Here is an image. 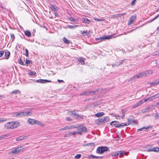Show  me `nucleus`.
I'll return each instance as SVG.
<instances>
[{
	"instance_id": "obj_21",
	"label": "nucleus",
	"mask_w": 159,
	"mask_h": 159,
	"mask_svg": "<svg viewBox=\"0 0 159 159\" xmlns=\"http://www.w3.org/2000/svg\"><path fill=\"white\" fill-rule=\"evenodd\" d=\"M126 111L125 109H122L121 110V112L122 115L121 116V118L123 119L125 118V115Z\"/></svg>"
},
{
	"instance_id": "obj_24",
	"label": "nucleus",
	"mask_w": 159,
	"mask_h": 159,
	"mask_svg": "<svg viewBox=\"0 0 159 159\" xmlns=\"http://www.w3.org/2000/svg\"><path fill=\"white\" fill-rule=\"evenodd\" d=\"M137 78H139V76L138 75V74L134 76H133V77H132V78H130L129 80L128 81L129 82L130 81H132L133 80H134L135 79H136Z\"/></svg>"
},
{
	"instance_id": "obj_62",
	"label": "nucleus",
	"mask_w": 159,
	"mask_h": 159,
	"mask_svg": "<svg viewBox=\"0 0 159 159\" xmlns=\"http://www.w3.org/2000/svg\"><path fill=\"white\" fill-rule=\"evenodd\" d=\"M124 61H125L124 60H123L122 61H121V62H120V63L118 65V66H119V65H120L121 64H122L123 62Z\"/></svg>"
},
{
	"instance_id": "obj_45",
	"label": "nucleus",
	"mask_w": 159,
	"mask_h": 159,
	"mask_svg": "<svg viewBox=\"0 0 159 159\" xmlns=\"http://www.w3.org/2000/svg\"><path fill=\"white\" fill-rule=\"evenodd\" d=\"M7 120V119L6 118H2L0 119V123H1L4 121H5Z\"/></svg>"
},
{
	"instance_id": "obj_46",
	"label": "nucleus",
	"mask_w": 159,
	"mask_h": 159,
	"mask_svg": "<svg viewBox=\"0 0 159 159\" xmlns=\"http://www.w3.org/2000/svg\"><path fill=\"white\" fill-rule=\"evenodd\" d=\"M69 20L71 21H72V22H75V20L73 18H72V17H70L69 18Z\"/></svg>"
},
{
	"instance_id": "obj_29",
	"label": "nucleus",
	"mask_w": 159,
	"mask_h": 159,
	"mask_svg": "<svg viewBox=\"0 0 159 159\" xmlns=\"http://www.w3.org/2000/svg\"><path fill=\"white\" fill-rule=\"evenodd\" d=\"M82 21L83 22L87 24H89L90 22V20L86 18H83Z\"/></svg>"
},
{
	"instance_id": "obj_5",
	"label": "nucleus",
	"mask_w": 159,
	"mask_h": 159,
	"mask_svg": "<svg viewBox=\"0 0 159 159\" xmlns=\"http://www.w3.org/2000/svg\"><path fill=\"white\" fill-rule=\"evenodd\" d=\"M31 113L29 111H22L19 112H15V116L18 117H21L24 116H28L30 115Z\"/></svg>"
},
{
	"instance_id": "obj_3",
	"label": "nucleus",
	"mask_w": 159,
	"mask_h": 159,
	"mask_svg": "<svg viewBox=\"0 0 159 159\" xmlns=\"http://www.w3.org/2000/svg\"><path fill=\"white\" fill-rule=\"evenodd\" d=\"M159 97V93L156 94L155 95H154L153 96L149 98H145L143 99V100H141L139 102V103H140V105H141L143 103L147 101L148 100L150 101H152L153 100L155 99L156 98H157Z\"/></svg>"
},
{
	"instance_id": "obj_41",
	"label": "nucleus",
	"mask_w": 159,
	"mask_h": 159,
	"mask_svg": "<svg viewBox=\"0 0 159 159\" xmlns=\"http://www.w3.org/2000/svg\"><path fill=\"white\" fill-rule=\"evenodd\" d=\"M25 53H26L25 56L27 57H29V54H28V53H29L28 50L26 48H25Z\"/></svg>"
},
{
	"instance_id": "obj_64",
	"label": "nucleus",
	"mask_w": 159,
	"mask_h": 159,
	"mask_svg": "<svg viewBox=\"0 0 159 159\" xmlns=\"http://www.w3.org/2000/svg\"><path fill=\"white\" fill-rule=\"evenodd\" d=\"M54 14L55 15V16L56 17H58V16H59V15H58L57 13L56 12H55L54 13Z\"/></svg>"
},
{
	"instance_id": "obj_2",
	"label": "nucleus",
	"mask_w": 159,
	"mask_h": 159,
	"mask_svg": "<svg viewBox=\"0 0 159 159\" xmlns=\"http://www.w3.org/2000/svg\"><path fill=\"white\" fill-rule=\"evenodd\" d=\"M110 120V118L108 116H105L101 119H99L96 120L98 125H101L107 122Z\"/></svg>"
},
{
	"instance_id": "obj_43",
	"label": "nucleus",
	"mask_w": 159,
	"mask_h": 159,
	"mask_svg": "<svg viewBox=\"0 0 159 159\" xmlns=\"http://www.w3.org/2000/svg\"><path fill=\"white\" fill-rule=\"evenodd\" d=\"M68 115L72 116L73 115H74V113H73V111H69L68 112Z\"/></svg>"
},
{
	"instance_id": "obj_38",
	"label": "nucleus",
	"mask_w": 159,
	"mask_h": 159,
	"mask_svg": "<svg viewBox=\"0 0 159 159\" xmlns=\"http://www.w3.org/2000/svg\"><path fill=\"white\" fill-rule=\"evenodd\" d=\"M18 63L22 65H25L24 62L22 61L21 60V59L20 57V59L19 60Z\"/></svg>"
},
{
	"instance_id": "obj_17",
	"label": "nucleus",
	"mask_w": 159,
	"mask_h": 159,
	"mask_svg": "<svg viewBox=\"0 0 159 159\" xmlns=\"http://www.w3.org/2000/svg\"><path fill=\"white\" fill-rule=\"evenodd\" d=\"M95 143H89L83 144V146L84 147L88 146L89 147H92L94 146Z\"/></svg>"
},
{
	"instance_id": "obj_52",
	"label": "nucleus",
	"mask_w": 159,
	"mask_h": 159,
	"mask_svg": "<svg viewBox=\"0 0 159 159\" xmlns=\"http://www.w3.org/2000/svg\"><path fill=\"white\" fill-rule=\"evenodd\" d=\"M70 127H71V129H73V128H77V127H78V126L77 125H71L70 126Z\"/></svg>"
},
{
	"instance_id": "obj_49",
	"label": "nucleus",
	"mask_w": 159,
	"mask_h": 159,
	"mask_svg": "<svg viewBox=\"0 0 159 159\" xmlns=\"http://www.w3.org/2000/svg\"><path fill=\"white\" fill-rule=\"evenodd\" d=\"M159 17V14L157 16L154 18L152 20L150 21V22H152L156 19L157 18Z\"/></svg>"
},
{
	"instance_id": "obj_44",
	"label": "nucleus",
	"mask_w": 159,
	"mask_h": 159,
	"mask_svg": "<svg viewBox=\"0 0 159 159\" xmlns=\"http://www.w3.org/2000/svg\"><path fill=\"white\" fill-rule=\"evenodd\" d=\"M29 74L30 75H34L36 74V72L34 71H30L29 73Z\"/></svg>"
},
{
	"instance_id": "obj_6",
	"label": "nucleus",
	"mask_w": 159,
	"mask_h": 159,
	"mask_svg": "<svg viewBox=\"0 0 159 159\" xmlns=\"http://www.w3.org/2000/svg\"><path fill=\"white\" fill-rule=\"evenodd\" d=\"M129 153V152H126L124 151H119L117 152H115L111 153V154L112 156H117L118 155H119V157H120L122 156L124 154L125 155H126L127 154Z\"/></svg>"
},
{
	"instance_id": "obj_40",
	"label": "nucleus",
	"mask_w": 159,
	"mask_h": 159,
	"mask_svg": "<svg viewBox=\"0 0 159 159\" xmlns=\"http://www.w3.org/2000/svg\"><path fill=\"white\" fill-rule=\"evenodd\" d=\"M81 154H77L75 157V159H79L81 157Z\"/></svg>"
},
{
	"instance_id": "obj_12",
	"label": "nucleus",
	"mask_w": 159,
	"mask_h": 159,
	"mask_svg": "<svg viewBox=\"0 0 159 159\" xmlns=\"http://www.w3.org/2000/svg\"><path fill=\"white\" fill-rule=\"evenodd\" d=\"M23 146L19 147L11 151V152L13 154L21 152V150L23 149Z\"/></svg>"
},
{
	"instance_id": "obj_34",
	"label": "nucleus",
	"mask_w": 159,
	"mask_h": 159,
	"mask_svg": "<svg viewBox=\"0 0 159 159\" xmlns=\"http://www.w3.org/2000/svg\"><path fill=\"white\" fill-rule=\"evenodd\" d=\"M81 32V34H83V35L88 36L89 34V33L87 32V31H80Z\"/></svg>"
},
{
	"instance_id": "obj_26",
	"label": "nucleus",
	"mask_w": 159,
	"mask_h": 159,
	"mask_svg": "<svg viewBox=\"0 0 159 159\" xmlns=\"http://www.w3.org/2000/svg\"><path fill=\"white\" fill-rule=\"evenodd\" d=\"M104 114L103 112H98L95 115V116H97V117H99L102 116L104 115Z\"/></svg>"
},
{
	"instance_id": "obj_48",
	"label": "nucleus",
	"mask_w": 159,
	"mask_h": 159,
	"mask_svg": "<svg viewBox=\"0 0 159 159\" xmlns=\"http://www.w3.org/2000/svg\"><path fill=\"white\" fill-rule=\"evenodd\" d=\"M140 105V103H139V102H138L136 103L134 106V107L135 108V107H137L138 106H139Z\"/></svg>"
},
{
	"instance_id": "obj_37",
	"label": "nucleus",
	"mask_w": 159,
	"mask_h": 159,
	"mask_svg": "<svg viewBox=\"0 0 159 159\" xmlns=\"http://www.w3.org/2000/svg\"><path fill=\"white\" fill-rule=\"evenodd\" d=\"M158 84L157 83V80H156L154 82H151L150 83L151 85L152 86H154L156 85H157Z\"/></svg>"
},
{
	"instance_id": "obj_19",
	"label": "nucleus",
	"mask_w": 159,
	"mask_h": 159,
	"mask_svg": "<svg viewBox=\"0 0 159 159\" xmlns=\"http://www.w3.org/2000/svg\"><path fill=\"white\" fill-rule=\"evenodd\" d=\"M35 120L31 119H29L28 120V123L31 125H34L35 123Z\"/></svg>"
},
{
	"instance_id": "obj_13",
	"label": "nucleus",
	"mask_w": 159,
	"mask_h": 159,
	"mask_svg": "<svg viewBox=\"0 0 159 159\" xmlns=\"http://www.w3.org/2000/svg\"><path fill=\"white\" fill-rule=\"evenodd\" d=\"M36 82L37 83H45L47 82H51V80H47L39 79L36 80Z\"/></svg>"
},
{
	"instance_id": "obj_28",
	"label": "nucleus",
	"mask_w": 159,
	"mask_h": 159,
	"mask_svg": "<svg viewBox=\"0 0 159 159\" xmlns=\"http://www.w3.org/2000/svg\"><path fill=\"white\" fill-rule=\"evenodd\" d=\"M67 26L68 28H69L70 29H75V28L76 27L79 26L78 25H67Z\"/></svg>"
},
{
	"instance_id": "obj_33",
	"label": "nucleus",
	"mask_w": 159,
	"mask_h": 159,
	"mask_svg": "<svg viewBox=\"0 0 159 159\" xmlns=\"http://www.w3.org/2000/svg\"><path fill=\"white\" fill-rule=\"evenodd\" d=\"M80 95L81 96H84V95H86V96H88L89 95V92L88 91H85L84 92H83L82 93L80 94Z\"/></svg>"
},
{
	"instance_id": "obj_60",
	"label": "nucleus",
	"mask_w": 159,
	"mask_h": 159,
	"mask_svg": "<svg viewBox=\"0 0 159 159\" xmlns=\"http://www.w3.org/2000/svg\"><path fill=\"white\" fill-rule=\"evenodd\" d=\"M155 117H156V119H157L158 118H159V116L158 114H156Z\"/></svg>"
},
{
	"instance_id": "obj_4",
	"label": "nucleus",
	"mask_w": 159,
	"mask_h": 159,
	"mask_svg": "<svg viewBox=\"0 0 159 159\" xmlns=\"http://www.w3.org/2000/svg\"><path fill=\"white\" fill-rule=\"evenodd\" d=\"M77 133L80 135L83 134V133L88 132L89 131L87 128L84 126H78L77 128Z\"/></svg>"
},
{
	"instance_id": "obj_18",
	"label": "nucleus",
	"mask_w": 159,
	"mask_h": 159,
	"mask_svg": "<svg viewBox=\"0 0 159 159\" xmlns=\"http://www.w3.org/2000/svg\"><path fill=\"white\" fill-rule=\"evenodd\" d=\"M74 117L77 119H83V117L82 115H80L77 114L75 112H74Z\"/></svg>"
},
{
	"instance_id": "obj_53",
	"label": "nucleus",
	"mask_w": 159,
	"mask_h": 159,
	"mask_svg": "<svg viewBox=\"0 0 159 159\" xmlns=\"http://www.w3.org/2000/svg\"><path fill=\"white\" fill-rule=\"evenodd\" d=\"M77 133V132L76 131H73L72 132H70V134L71 135H74L76 134Z\"/></svg>"
},
{
	"instance_id": "obj_42",
	"label": "nucleus",
	"mask_w": 159,
	"mask_h": 159,
	"mask_svg": "<svg viewBox=\"0 0 159 159\" xmlns=\"http://www.w3.org/2000/svg\"><path fill=\"white\" fill-rule=\"evenodd\" d=\"M11 38L12 39V41H13L15 38V37L13 34H11Z\"/></svg>"
},
{
	"instance_id": "obj_47",
	"label": "nucleus",
	"mask_w": 159,
	"mask_h": 159,
	"mask_svg": "<svg viewBox=\"0 0 159 159\" xmlns=\"http://www.w3.org/2000/svg\"><path fill=\"white\" fill-rule=\"evenodd\" d=\"M66 120L67 121H70L72 120V119L70 117H67L66 118Z\"/></svg>"
},
{
	"instance_id": "obj_58",
	"label": "nucleus",
	"mask_w": 159,
	"mask_h": 159,
	"mask_svg": "<svg viewBox=\"0 0 159 159\" xmlns=\"http://www.w3.org/2000/svg\"><path fill=\"white\" fill-rule=\"evenodd\" d=\"M67 130L66 127H65L62 128L60 129H59L60 130Z\"/></svg>"
},
{
	"instance_id": "obj_7",
	"label": "nucleus",
	"mask_w": 159,
	"mask_h": 159,
	"mask_svg": "<svg viewBox=\"0 0 159 159\" xmlns=\"http://www.w3.org/2000/svg\"><path fill=\"white\" fill-rule=\"evenodd\" d=\"M108 149V148L107 147H99L97 148L96 152L97 153L102 154L104 152L107 151Z\"/></svg>"
},
{
	"instance_id": "obj_30",
	"label": "nucleus",
	"mask_w": 159,
	"mask_h": 159,
	"mask_svg": "<svg viewBox=\"0 0 159 159\" xmlns=\"http://www.w3.org/2000/svg\"><path fill=\"white\" fill-rule=\"evenodd\" d=\"M32 61L29 60L28 58L26 59V62H25V65L26 66H28L29 64L30 63H32Z\"/></svg>"
},
{
	"instance_id": "obj_54",
	"label": "nucleus",
	"mask_w": 159,
	"mask_h": 159,
	"mask_svg": "<svg viewBox=\"0 0 159 159\" xmlns=\"http://www.w3.org/2000/svg\"><path fill=\"white\" fill-rule=\"evenodd\" d=\"M4 51H1L0 52V57H1L4 54Z\"/></svg>"
},
{
	"instance_id": "obj_20",
	"label": "nucleus",
	"mask_w": 159,
	"mask_h": 159,
	"mask_svg": "<svg viewBox=\"0 0 159 159\" xmlns=\"http://www.w3.org/2000/svg\"><path fill=\"white\" fill-rule=\"evenodd\" d=\"M27 138V137L26 136H20L19 137H17L16 139V141H19L20 140H21L24 139H25Z\"/></svg>"
},
{
	"instance_id": "obj_9",
	"label": "nucleus",
	"mask_w": 159,
	"mask_h": 159,
	"mask_svg": "<svg viewBox=\"0 0 159 159\" xmlns=\"http://www.w3.org/2000/svg\"><path fill=\"white\" fill-rule=\"evenodd\" d=\"M119 122L117 121H114L111 122L110 125H115L116 128H120L121 127H123L126 126V124L125 123H122L121 124H119Z\"/></svg>"
},
{
	"instance_id": "obj_61",
	"label": "nucleus",
	"mask_w": 159,
	"mask_h": 159,
	"mask_svg": "<svg viewBox=\"0 0 159 159\" xmlns=\"http://www.w3.org/2000/svg\"><path fill=\"white\" fill-rule=\"evenodd\" d=\"M57 81L59 83H60L61 82H64V81L63 80H59V79H58L57 80Z\"/></svg>"
},
{
	"instance_id": "obj_10",
	"label": "nucleus",
	"mask_w": 159,
	"mask_h": 159,
	"mask_svg": "<svg viewBox=\"0 0 159 159\" xmlns=\"http://www.w3.org/2000/svg\"><path fill=\"white\" fill-rule=\"evenodd\" d=\"M112 38L111 35L109 36H105L104 37L98 38L95 39L96 41H98V42H99L101 41H105L107 39H109Z\"/></svg>"
},
{
	"instance_id": "obj_56",
	"label": "nucleus",
	"mask_w": 159,
	"mask_h": 159,
	"mask_svg": "<svg viewBox=\"0 0 159 159\" xmlns=\"http://www.w3.org/2000/svg\"><path fill=\"white\" fill-rule=\"evenodd\" d=\"M71 135V134H70V133H69L66 134H65V135L64 137H67L70 136Z\"/></svg>"
},
{
	"instance_id": "obj_39",
	"label": "nucleus",
	"mask_w": 159,
	"mask_h": 159,
	"mask_svg": "<svg viewBox=\"0 0 159 159\" xmlns=\"http://www.w3.org/2000/svg\"><path fill=\"white\" fill-rule=\"evenodd\" d=\"M89 95H91V96L93 95L96 93V91H89Z\"/></svg>"
},
{
	"instance_id": "obj_27",
	"label": "nucleus",
	"mask_w": 159,
	"mask_h": 159,
	"mask_svg": "<svg viewBox=\"0 0 159 159\" xmlns=\"http://www.w3.org/2000/svg\"><path fill=\"white\" fill-rule=\"evenodd\" d=\"M62 40L63 42L66 44H69L70 43V41L68 39H67L65 37H64L62 39Z\"/></svg>"
},
{
	"instance_id": "obj_14",
	"label": "nucleus",
	"mask_w": 159,
	"mask_h": 159,
	"mask_svg": "<svg viewBox=\"0 0 159 159\" xmlns=\"http://www.w3.org/2000/svg\"><path fill=\"white\" fill-rule=\"evenodd\" d=\"M136 18V16H131V17L130 18L128 22V25H131L134 21L135 20Z\"/></svg>"
},
{
	"instance_id": "obj_59",
	"label": "nucleus",
	"mask_w": 159,
	"mask_h": 159,
	"mask_svg": "<svg viewBox=\"0 0 159 159\" xmlns=\"http://www.w3.org/2000/svg\"><path fill=\"white\" fill-rule=\"evenodd\" d=\"M5 97L4 95H0V99L2 100V98H5Z\"/></svg>"
},
{
	"instance_id": "obj_51",
	"label": "nucleus",
	"mask_w": 159,
	"mask_h": 159,
	"mask_svg": "<svg viewBox=\"0 0 159 159\" xmlns=\"http://www.w3.org/2000/svg\"><path fill=\"white\" fill-rule=\"evenodd\" d=\"M19 92V91L18 90H14L12 92V94H17L18 92Z\"/></svg>"
},
{
	"instance_id": "obj_36",
	"label": "nucleus",
	"mask_w": 159,
	"mask_h": 159,
	"mask_svg": "<svg viewBox=\"0 0 159 159\" xmlns=\"http://www.w3.org/2000/svg\"><path fill=\"white\" fill-rule=\"evenodd\" d=\"M9 136V134L2 135L0 136V140Z\"/></svg>"
},
{
	"instance_id": "obj_16",
	"label": "nucleus",
	"mask_w": 159,
	"mask_h": 159,
	"mask_svg": "<svg viewBox=\"0 0 159 159\" xmlns=\"http://www.w3.org/2000/svg\"><path fill=\"white\" fill-rule=\"evenodd\" d=\"M50 8L52 10L55 11H57L59 10V8L58 7L53 4L50 5Z\"/></svg>"
},
{
	"instance_id": "obj_57",
	"label": "nucleus",
	"mask_w": 159,
	"mask_h": 159,
	"mask_svg": "<svg viewBox=\"0 0 159 159\" xmlns=\"http://www.w3.org/2000/svg\"><path fill=\"white\" fill-rule=\"evenodd\" d=\"M41 123L40 122H39V121H37V120H36L35 121V124H37L38 125H40V123Z\"/></svg>"
},
{
	"instance_id": "obj_50",
	"label": "nucleus",
	"mask_w": 159,
	"mask_h": 159,
	"mask_svg": "<svg viewBox=\"0 0 159 159\" xmlns=\"http://www.w3.org/2000/svg\"><path fill=\"white\" fill-rule=\"evenodd\" d=\"M136 0H133L131 2V5L132 6L134 5Z\"/></svg>"
},
{
	"instance_id": "obj_15",
	"label": "nucleus",
	"mask_w": 159,
	"mask_h": 159,
	"mask_svg": "<svg viewBox=\"0 0 159 159\" xmlns=\"http://www.w3.org/2000/svg\"><path fill=\"white\" fill-rule=\"evenodd\" d=\"M147 151L148 152H158L159 151V148L157 147L151 149H148Z\"/></svg>"
},
{
	"instance_id": "obj_1",
	"label": "nucleus",
	"mask_w": 159,
	"mask_h": 159,
	"mask_svg": "<svg viewBox=\"0 0 159 159\" xmlns=\"http://www.w3.org/2000/svg\"><path fill=\"white\" fill-rule=\"evenodd\" d=\"M20 123L17 121H11L6 123L4 125L6 129H12L19 126Z\"/></svg>"
},
{
	"instance_id": "obj_63",
	"label": "nucleus",
	"mask_w": 159,
	"mask_h": 159,
	"mask_svg": "<svg viewBox=\"0 0 159 159\" xmlns=\"http://www.w3.org/2000/svg\"><path fill=\"white\" fill-rule=\"evenodd\" d=\"M66 127L67 130L71 129L70 126H66Z\"/></svg>"
},
{
	"instance_id": "obj_32",
	"label": "nucleus",
	"mask_w": 159,
	"mask_h": 159,
	"mask_svg": "<svg viewBox=\"0 0 159 159\" xmlns=\"http://www.w3.org/2000/svg\"><path fill=\"white\" fill-rule=\"evenodd\" d=\"M113 117H114L117 120H120V116L116 114L112 113L111 114Z\"/></svg>"
},
{
	"instance_id": "obj_23",
	"label": "nucleus",
	"mask_w": 159,
	"mask_h": 159,
	"mask_svg": "<svg viewBox=\"0 0 159 159\" xmlns=\"http://www.w3.org/2000/svg\"><path fill=\"white\" fill-rule=\"evenodd\" d=\"M78 61L80 62L82 65H84V61L83 58L81 57L79 58L78 59Z\"/></svg>"
},
{
	"instance_id": "obj_55",
	"label": "nucleus",
	"mask_w": 159,
	"mask_h": 159,
	"mask_svg": "<svg viewBox=\"0 0 159 159\" xmlns=\"http://www.w3.org/2000/svg\"><path fill=\"white\" fill-rule=\"evenodd\" d=\"M94 20H95L98 21H101L102 20V19H99L97 18H94Z\"/></svg>"
},
{
	"instance_id": "obj_11",
	"label": "nucleus",
	"mask_w": 159,
	"mask_h": 159,
	"mask_svg": "<svg viewBox=\"0 0 159 159\" xmlns=\"http://www.w3.org/2000/svg\"><path fill=\"white\" fill-rule=\"evenodd\" d=\"M127 120L128 122L127 123H126L127 125H128L130 124H137L138 122L137 120H134L131 118H128L127 119Z\"/></svg>"
},
{
	"instance_id": "obj_35",
	"label": "nucleus",
	"mask_w": 159,
	"mask_h": 159,
	"mask_svg": "<svg viewBox=\"0 0 159 159\" xmlns=\"http://www.w3.org/2000/svg\"><path fill=\"white\" fill-rule=\"evenodd\" d=\"M148 129H149V127H147V128L143 127L142 128H140V129H138L137 130V132H139V131H144L147 130Z\"/></svg>"
},
{
	"instance_id": "obj_31",
	"label": "nucleus",
	"mask_w": 159,
	"mask_h": 159,
	"mask_svg": "<svg viewBox=\"0 0 159 159\" xmlns=\"http://www.w3.org/2000/svg\"><path fill=\"white\" fill-rule=\"evenodd\" d=\"M25 35L28 37H30L31 36V33L29 31H26L24 32Z\"/></svg>"
},
{
	"instance_id": "obj_25",
	"label": "nucleus",
	"mask_w": 159,
	"mask_h": 159,
	"mask_svg": "<svg viewBox=\"0 0 159 159\" xmlns=\"http://www.w3.org/2000/svg\"><path fill=\"white\" fill-rule=\"evenodd\" d=\"M89 159H93L94 158H102V157H97L95 156H94L93 155H90L89 156Z\"/></svg>"
},
{
	"instance_id": "obj_8",
	"label": "nucleus",
	"mask_w": 159,
	"mask_h": 159,
	"mask_svg": "<svg viewBox=\"0 0 159 159\" xmlns=\"http://www.w3.org/2000/svg\"><path fill=\"white\" fill-rule=\"evenodd\" d=\"M153 73L152 70H148L144 72L140 73L138 74L139 78L146 76L150 75Z\"/></svg>"
},
{
	"instance_id": "obj_22",
	"label": "nucleus",
	"mask_w": 159,
	"mask_h": 159,
	"mask_svg": "<svg viewBox=\"0 0 159 159\" xmlns=\"http://www.w3.org/2000/svg\"><path fill=\"white\" fill-rule=\"evenodd\" d=\"M10 52L9 51L7 50V51H6L5 52V56L6 57V59H8L9 58V57L10 56Z\"/></svg>"
}]
</instances>
